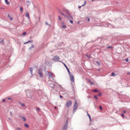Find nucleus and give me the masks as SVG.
I'll list each match as a JSON object with an SVG mask.
<instances>
[{
  "mask_svg": "<svg viewBox=\"0 0 130 130\" xmlns=\"http://www.w3.org/2000/svg\"><path fill=\"white\" fill-rule=\"evenodd\" d=\"M70 76V79L71 80V82H73V83L74 82V77L73 75L72 74H71L70 73V74H69Z\"/></svg>",
  "mask_w": 130,
  "mask_h": 130,
  "instance_id": "obj_7",
  "label": "nucleus"
},
{
  "mask_svg": "<svg viewBox=\"0 0 130 130\" xmlns=\"http://www.w3.org/2000/svg\"><path fill=\"white\" fill-rule=\"evenodd\" d=\"M102 93H101L100 91H99V94H98V95L99 96H101L102 95Z\"/></svg>",
  "mask_w": 130,
  "mask_h": 130,
  "instance_id": "obj_33",
  "label": "nucleus"
},
{
  "mask_svg": "<svg viewBox=\"0 0 130 130\" xmlns=\"http://www.w3.org/2000/svg\"><path fill=\"white\" fill-rule=\"evenodd\" d=\"M57 108V107H54V108H55V109H56V108Z\"/></svg>",
  "mask_w": 130,
  "mask_h": 130,
  "instance_id": "obj_55",
  "label": "nucleus"
},
{
  "mask_svg": "<svg viewBox=\"0 0 130 130\" xmlns=\"http://www.w3.org/2000/svg\"><path fill=\"white\" fill-rule=\"evenodd\" d=\"M59 13L61 14L62 15H63L64 17L67 18H68V17H67L61 11H59Z\"/></svg>",
  "mask_w": 130,
  "mask_h": 130,
  "instance_id": "obj_13",
  "label": "nucleus"
},
{
  "mask_svg": "<svg viewBox=\"0 0 130 130\" xmlns=\"http://www.w3.org/2000/svg\"><path fill=\"white\" fill-rule=\"evenodd\" d=\"M22 119H23L24 121H26V119L24 117H23Z\"/></svg>",
  "mask_w": 130,
  "mask_h": 130,
  "instance_id": "obj_30",
  "label": "nucleus"
},
{
  "mask_svg": "<svg viewBox=\"0 0 130 130\" xmlns=\"http://www.w3.org/2000/svg\"><path fill=\"white\" fill-rule=\"evenodd\" d=\"M1 42H2L3 43L4 42V40L3 39L1 40Z\"/></svg>",
  "mask_w": 130,
  "mask_h": 130,
  "instance_id": "obj_52",
  "label": "nucleus"
},
{
  "mask_svg": "<svg viewBox=\"0 0 130 130\" xmlns=\"http://www.w3.org/2000/svg\"><path fill=\"white\" fill-rule=\"evenodd\" d=\"M92 91L94 92H98V90L97 89H95L94 90H92Z\"/></svg>",
  "mask_w": 130,
  "mask_h": 130,
  "instance_id": "obj_18",
  "label": "nucleus"
},
{
  "mask_svg": "<svg viewBox=\"0 0 130 130\" xmlns=\"http://www.w3.org/2000/svg\"><path fill=\"white\" fill-rule=\"evenodd\" d=\"M66 17H68V18H67L68 19H71V18H70V16H69V15H68V16H66Z\"/></svg>",
  "mask_w": 130,
  "mask_h": 130,
  "instance_id": "obj_41",
  "label": "nucleus"
},
{
  "mask_svg": "<svg viewBox=\"0 0 130 130\" xmlns=\"http://www.w3.org/2000/svg\"><path fill=\"white\" fill-rule=\"evenodd\" d=\"M68 120H67L66 122V123L63 127L62 130H67L68 126Z\"/></svg>",
  "mask_w": 130,
  "mask_h": 130,
  "instance_id": "obj_4",
  "label": "nucleus"
},
{
  "mask_svg": "<svg viewBox=\"0 0 130 130\" xmlns=\"http://www.w3.org/2000/svg\"><path fill=\"white\" fill-rule=\"evenodd\" d=\"M7 16L10 20L12 21V20L13 18L9 14H8L7 15Z\"/></svg>",
  "mask_w": 130,
  "mask_h": 130,
  "instance_id": "obj_14",
  "label": "nucleus"
},
{
  "mask_svg": "<svg viewBox=\"0 0 130 130\" xmlns=\"http://www.w3.org/2000/svg\"><path fill=\"white\" fill-rule=\"evenodd\" d=\"M50 82H52L51 81H48V84L50 87H51L52 89L55 88L54 84L52 83H50Z\"/></svg>",
  "mask_w": 130,
  "mask_h": 130,
  "instance_id": "obj_3",
  "label": "nucleus"
},
{
  "mask_svg": "<svg viewBox=\"0 0 130 130\" xmlns=\"http://www.w3.org/2000/svg\"><path fill=\"white\" fill-rule=\"evenodd\" d=\"M86 4V1H85V2L84 3V4L85 5Z\"/></svg>",
  "mask_w": 130,
  "mask_h": 130,
  "instance_id": "obj_54",
  "label": "nucleus"
},
{
  "mask_svg": "<svg viewBox=\"0 0 130 130\" xmlns=\"http://www.w3.org/2000/svg\"><path fill=\"white\" fill-rule=\"evenodd\" d=\"M26 34V33L25 32H24L22 33V35H25Z\"/></svg>",
  "mask_w": 130,
  "mask_h": 130,
  "instance_id": "obj_43",
  "label": "nucleus"
},
{
  "mask_svg": "<svg viewBox=\"0 0 130 130\" xmlns=\"http://www.w3.org/2000/svg\"><path fill=\"white\" fill-rule=\"evenodd\" d=\"M24 126L25 127L27 128H28L29 127L27 123L24 124Z\"/></svg>",
  "mask_w": 130,
  "mask_h": 130,
  "instance_id": "obj_20",
  "label": "nucleus"
},
{
  "mask_svg": "<svg viewBox=\"0 0 130 130\" xmlns=\"http://www.w3.org/2000/svg\"><path fill=\"white\" fill-rule=\"evenodd\" d=\"M42 70L41 69H39L38 71V73L39 74V76L40 77H42L43 75L42 74Z\"/></svg>",
  "mask_w": 130,
  "mask_h": 130,
  "instance_id": "obj_5",
  "label": "nucleus"
},
{
  "mask_svg": "<svg viewBox=\"0 0 130 130\" xmlns=\"http://www.w3.org/2000/svg\"><path fill=\"white\" fill-rule=\"evenodd\" d=\"M115 76V74L114 73L112 72L111 73V76Z\"/></svg>",
  "mask_w": 130,
  "mask_h": 130,
  "instance_id": "obj_25",
  "label": "nucleus"
},
{
  "mask_svg": "<svg viewBox=\"0 0 130 130\" xmlns=\"http://www.w3.org/2000/svg\"><path fill=\"white\" fill-rule=\"evenodd\" d=\"M107 48L108 49L109 48H113V47L111 46H108L107 47Z\"/></svg>",
  "mask_w": 130,
  "mask_h": 130,
  "instance_id": "obj_28",
  "label": "nucleus"
},
{
  "mask_svg": "<svg viewBox=\"0 0 130 130\" xmlns=\"http://www.w3.org/2000/svg\"><path fill=\"white\" fill-rule=\"evenodd\" d=\"M9 112H10V115L11 116H12V112L11 111H10Z\"/></svg>",
  "mask_w": 130,
  "mask_h": 130,
  "instance_id": "obj_44",
  "label": "nucleus"
},
{
  "mask_svg": "<svg viewBox=\"0 0 130 130\" xmlns=\"http://www.w3.org/2000/svg\"><path fill=\"white\" fill-rule=\"evenodd\" d=\"M34 47V46L32 44L31 45V47H30L29 48V50H31V48H33V47Z\"/></svg>",
  "mask_w": 130,
  "mask_h": 130,
  "instance_id": "obj_24",
  "label": "nucleus"
},
{
  "mask_svg": "<svg viewBox=\"0 0 130 130\" xmlns=\"http://www.w3.org/2000/svg\"><path fill=\"white\" fill-rule=\"evenodd\" d=\"M33 41L32 40H29L28 41V43H31Z\"/></svg>",
  "mask_w": 130,
  "mask_h": 130,
  "instance_id": "obj_31",
  "label": "nucleus"
},
{
  "mask_svg": "<svg viewBox=\"0 0 130 130\" xmlns=\"http://www.w3.org/2000/svg\"><path fill=\"white\" fill-rule=\"evenodd\" d=\"M62 27L63 28H65L66 27V26L65 25L64 22H61Z\"/></svg>",
  "mask_w": 130,
  "mask_h": 130,
  "instance_id": "obj_11",
  "label": "nucleus"
},
{
  "mask_svg": "<svg viewBox=\"0 0 130 130\" xmlns=\"http://www.w3.org/2000/svg\"><path fill=\"white\" fill-rule=\"evenodd\" d=\"M87 115L89 117V118L90 121H91V116L89 115V114L88 113V112L87 113Z\"/></svg>",
  "mask_w": 130,
  "mask_h": 130,
  "instance_id": "obj_19",
  "label": "nucleus"
},
{
  "mask_svg": "<svg viewBox=\"0 0 130 130\" xmlns=\"http://www.w3.org/2000/svg\"><path fill=\"white\" fill-rule=\"evenodd\" d=\"M72 104V102L71 101L69 100L66 102V106L67 108H69L70 106H71Z\"/></svg>",
  "mask_w": 130,
  "mask_h": 130,
  "instance_id": "obj_2",
  "label": "nucleus"
},
{
  "mask_svg": "<svg viewBox=\"0 0 130 130\" xmlns=\"http://www.w3.org/2000/svg\"><path fill=\"white\" fill-rule=\"evenodd\" d=\"M79 22H78V24H79Z\"/></svg>",
  "mask_w": 130,
  "mask_h": 130,
  "instance_id": "obj_58",
  "label": "nucleus"
},
{
  "mask_svg": "<svg viewBox=\"0 0 130 130\" xmlns=\"http://www.w3.org/2000/svg\"><path fill=\"white\" fill-rule=\"evenodd\" d=\"M128 59L127 58L125 59L126 61L127 62L128 61Z\"/></svg>",
  "mask_w": 130,
  "mask_h": 130,
  "instance_id": "obj_46",
  "label": "nucleus"
},
{
  "mask_svg": "<svg viewBox=\"0 0 130 130\" xmlns=\"http://www.w3.org/2000/svg\"><path fill=\"white\" fill-rule=\"evenodd\" d=\"M5 3L7 5H8L9 4V2L8 0H5Z\"/></svg>",
  "mask_w": 130,
  "mask_h": 130,
  "instance_id": "obj_17",
  "label": "nucleus"
},
{
  "mask_svg": "<svg viewBox=\"0 0 130 130\" xmlns=\"http://www.w3.org/2000/svg\"><path fill=\"white\" fill-rule=\"evenodd\" d=\"M123 112L124 113H125L126 112V111L125 110H124L123 111Z\"/></svg>",
  "mask_w": 130,
  "mask_h": 130,
  "instance_id": "obj_48",
  "label": "nucleus"
},
{
  "mask_svg": "<svg viewBox=\"0 0 130 130\" xmlns=\"http://www.w3.org/2000/svg\"><path fill=\"white\" fill-rule=\"evenodd\" d=\"M74 104L73 106V111L74 113L76 111V109H77L78 106V104L77 103V101L75 100L74 101Z\"/></svg>",
  "mask_w": 130,
  "mask_h": 130,
  "instance_id": "obj_1",
  "label": "nucleus"
},
{
  "mask_svg": "<svg viewBox=\"0 0 130 130\" xmlns=\"http://www.w3.org/2000/svg\"><path fill=\"white\" fill-rule=\"evenodd\" d=\"M86 56L87 58H90V55L88 54H87L86 55Z\"/></svg>",
  "mask_w": 130,
  "mask_h": 130,
  "instance_id": "obj_34",
  "label": "nucleus"
},
{
  "mask_svg": "<svg viewBox=\"0 0 130 130\" xmlns=\"http://www.w3.org/2000/svg\"><path fill=\"white\" fill-rule=\"evenodd\" d=\"M88 98H90V97H89V96H88Z\"/></svg>",
  "mask_w": 130,
  "mask_h": 130,
  "instance_id": "obj_59",
  "label": "nucleus"
},
{
  "mask_svg": "<svg viewBox=\"0 0 130 130\" xmlns=\"http://www.w3.org/2000/svg\"><path fill=\"white\" fill-rule=\"evenodd\" d=\"M96 63L99 66H100L101 65L100 62L98 61H96Z\"/></svg>",
  "mask_w": 130,
  "mask_h": 130,
  "instance_id": "obj_23",
  "label": "nucleus"
},
{
  "mask_svg": "<svg viewBox=\"0 0 130 130\" xmlns=\"http://www.w3.org/2000/svg\"><path fill=\"white\" fill-rule=\"evenodd\" d=\"M48 75L49 76L48 77L49 78H51L53 79L54 78L52 73L48 72Z\"/></svg>",
  "mask_w": 130,
  "mask_h": 130,
  "instance_id": "obj_9",
  "label": "nucleus"
},
{
  "mask_svg": "<svg viewBox=\"0 0 130 130\" xmlns=\"http://www.w3.org/2000/svg\"><path fill=\"white\" fill-rule=\"evenodd\" d=\"M63 65L64 66L66 67V69H67L69 74H70V71L69 69L68 68V67H67V66L64 63H63Z\"/></svg>",
  "mask_w": 130,
  "mask_h": 130,
  "instance_id": "obj_8",
  "label": "nucleus"
},
{
  "mask_svg": "<svg viewBox=\"0 0 130 130\" xmlns=\"http://www.w3.org/2000/svg\"><path fill=\"white\" fill-rule=\"evenodd\" d=\"M25 16L26 17H29V15L28 13H27L25 14Z\"/></svg>",
  "mask_w": 130,
  "mask_h": 130,
  "instance_id": "obj_26",
  "label": "nucleus"
},
{
  "mask_svg": "<svg viewBox=\"0 0 130 130\" xmlns=\"http://www.w3.org/2000/svg\"><path fill=\"white\" fill-rule=\"evenodd\" d=\"M99 108L101 110H103V109L102 108V107L101 106H99Z\"/></svg>",
  "mask_w": 130,
  "mask_h": 130,
  "instance_id": "obj_27",
  "label": "nucleus"
},
{
  "mask_svg": "<svg viewBox=\"0 0 130 130\" xmlns=\"http://www.w3.org/2000/svg\"><path fill=\"white\" fill-rule=\"evenodd\" d=\"M70 23L72 24L73 23V22L72 20H70Z\"/></svg>",
  "mask_w": 130,
  "mask_h": 130,
  "instance_id": "obj_38",
  "label": "nucleus"
},
{
  "mask_svg": "<svg viewBox=\"0 0 130 130\" xmlns=\"http://www.w3.org/2000/svg\"><path fill=\"white\" fill-rule=\"evenodd\" d=\"M87 81L91 85H93L94 84V83L93 82L91 81V80L89 79H88L87 80Z\"/></svg>",
  "mask_w": 130,
  "mask_h": 130,
  "instance_id": "obj_12",
  "label": "nucleus"
},
{
  "mask_svg": "<svg viewBox=\"0 0 130 130\" xmlns=\"http://www.w3.org/2000/svg\"><path fill=\"white\" fill-rule=\"evenodd\" d=\"M121 116L123 118H124V115L123 114L121 113Z\"/></svg>",
  "mask_w": 130,
  "mask_h": 130,
  "instance_id": "obj_29",
  "label": "nucleus"
},
{
  "mask_svg": "<svg viewBox=\"0 0 130 130\" xmlns=\"http://www.w3.org/2000/svg\"><path fill=\"white\" fill-rule=\"evenodd\" d=\"M30 38H31V37H30Z\"/></svg>",
  "mask_w": 130,
  "mask_h": 130,
  "instance_id": "obj_61",
  "label": "nucleus"
},
{
  "mask_svg": "<svg viewBox=\"0 0 130 130\" xmlns=\"http://www.w3.org/2000/svg\"><path fill=\"white\" fill-rule=\"evenodd\" d=\"M29 70H30L31 74V76H32V72L33 70V68L32 67H31V68H30L29 69Z\"/></svg>",
  "mask_w": 130,
  "mask_h": 130,
  "instance_id": "obj_10",
  "label": "nucleus"
},
{
  "mask_svg": "<svg viewBox=\"0 0 130 130\" xmlns=\"http://www.w3.org/2000/svg\"><path fill=\"white\" fill-rule=\"evenodd\" d=\"M28 43V41L27 42H24L23 44H26Z\"/></svg>",
  "mask_w": 130,
  "mask_h": 130,
  "instance_id": "obj_45",
  "label": "nucleus"
},
{
  "mask_svg": "<svg viewBox=\"0 0 130 130\" xmlns=\"http://www.w3.org/2000/svg\"><path fill=\"white\" fill-rule=\"evenodd\" d=\"M45 24L46 25H48V23L47 22H45Z\"/></svg>",
  "mask_w": 130,
  "mask_h": 130,
  "instance_id": "obj_40",
  "label": "nucleus"
},
{
  "mask_svg": "<svg viewBox=\"0 0 130 130\" xmlns=\"http://www.w3.org/2000/svg\"><path fill=\"white\" fill-rule=\"evenodd\" d=\"M90 20V19L89 18H88L87 19V21H89Z\"/></svg>",
  "mask_w": 130,
  "mask_h": 130,
  "instance_id": "obj_51",
  "label": "nucleus"
},
{
  "mask_svg": "<svg viewBox=\"0 0 130 130\" xmlns=\"http://www.w3.org/2000/svg\"><path fill=\"white\" fill-rule=\"evenodd\" d=\"M58 18L59 19V20H61V18L60 17V15L58 16Z\"/></svg>",
  "mask_w": 130,
  "mask_h": 130,
  "instance_id": "obj_35",
  "label": "nucleus"
},
{
  "mask_svg": "<svg viewBox=\"0 0 130 130\" xmlns=\"http://www.w3.org/2000/svg\"><path fill=\"white\" fill-rule=\"evenodd\" d=\"M59 59V57L57 56H55L53 58V60L56 62L58 61Z\"/></svg>",
  "mask_w": 130,
  "mask_h": 130,
  "instance_id": "obj_6",
  "label": "nucleus"
},
{
  "mask_svg": "<svg viewBox=\"0 0 130 130\" xmlns=\"http://www.w3.org/2000/svg\"><path fill=\"white\" fill-rule=\"evenodd\" d=\"M67 14H68V15L70 17L71 19H73V18L72 17L71 15L68 12V11H67Z\"/></svg>",
  "mask_w": 130,
  "mask_h": 130,
  "instance_id": "obj_16",
  "label": "nucleus"
},
{
  "mask_svg": "<svg viewBox=\"0 0 130 130\" xmlns=\"http://www.w3.org/2000/svg\"><path fill=\"white\" fill-rule=\"evenodd\" d=\"M30 4V2L29 1H27L26 2V5L27 7H28Z\"/></svg>",
  "mask_w": 130,
  "mask_h": 130,
  "instance_id": "obj_15",
  "label": "nucleus"
},
{
  "mask_svg": "<svg viewBox=\"0 0 130 130\" xmlns=\"http://www.w3.org/2000/svg\"><path fill=\"white\" fill-rule=\"evenodd\" d=\"M20 104L22 106L24 107L25 106V105L24 103H22L21 102H20Z\"/></svg>",
  "mask_w": 130,
  "mask_h": 130,
  "instance_id": "obj_22",
  "label": "nucleus"
},
{
  "mask_svg": "<svg viewBox=\"0 0 130 130\" xmlns=\"http://www.w3.org/2000/svg\"><path fill=\"white\" fill-rule=\"evenodd\" d=\"M36 109L38 111H40V109L39 108L37 107Z\"/></svg>",
  "mask_w": 130,
  "mask_h": 130,
  "instance_id": "obj_39",
  "label": "nucleus"
},
{
  "mask_svg": "<svg viewBox=\"0 0 130 130\" xmlns=\"http://www.w3.org/2000/svg\"><path fill=\"white\" fill-rule=\"evenodd\" d=\"M3 102H5V100L4 99H3Z\"/></svg>",
  "mask_w": 130,
  "mask_h": 130,
  "instance_id": "obj_49",
  "label": "nucleus"
},
{
  "mask_svg": "<svg viewBox=\"0 0 130 130\" xmlns=\"http://www.w3.org/2000/svg\"><path fill=\"white\" fill-rule=\"evenodd\" d=\"M8 100H10L11 99V98H8Z\"/></svg>",
  "mask_w": 130,
  "mask_h": 130,
  "instance_id": "obj_53",
  "label": "nucleus"
},
{
  "mask_svg": "<svg viewBox=\"0 0 130 130\" xmlns=\"http://www.w3.org/2000/svg\"><path fill=\"white\" fill-rule=\"evenodd\" d=\"M9 120L10 121H11L12 120L9 118H8V119L7 120Z\"/></svg>",
  "mask_w": 130,
  "mask_h": 130,
  "instance_id": "obj_36",
  "label": "nucleus"
},
{
  "mask_svg": "<svg viewBox=\"0 0 130 130\" xmlns=\"http://www.w3.org/2000/svg\"><path fill=\"white\" fill-rule=\"evenodd\" d=\"M16 129L17 130H21V128H19V127L17 128Z\"/></svg>",
  "mask_w": 130,
  "mask_h": 130,
  "instance_id": "obj_42",
  "label": "nucleus"
},
{
  "mask_svg": "<svg viewBox=\"0 0 130 130\" xmlns=\"http://www.w3.org/2000/svg\"><path fill=\"white\" fill-rule=\"evenodd\" d=\"M60 98H62V99L63 98V96H62L61 95H60Z\"/></svg>",
  "mask_w": 130,
  "mask_h": 130,
  "instance_id": "obj_47",
  "label": "nucleus"
},
{
  "mask_svg": "<svg viewBox=\"0 0 130 130\" xmlns=\"http://www.w3.org/2000/svg\"><path fill=\"white\" fill-rule=\"evenodd\" d=\"M85 5L84 4H83V5H82V6H83Z\"/></svg>",
  "mask_w": 130,
  "mask_h": 130,
  "instance_id": "obj_56",
  "label": "nucleus"
},
{
  "mask_svg": "<svg viewBox=\"0 0 130 130\" xmlns=\"http://www.w3.org/2000/svg\"><path fill=\"white\" fill-rule=\"evenodd\" d=\"M92 1H94V0H91Z\"/></svg>",
  "mask_w": 130,
  "mask_h": 130,
  "instance_id": "obj_57",
  "label": "nucleus"
},
{
  "mask_svg": "<svg viewBox=\"0 0 130 130\" xmlns=\"http://www.w3.org/2000/svg\"><path fill=\"white\" fill-rule=\"evenodd\" d=\"M20 10L21 12H22L23 11V8L22 7H21L20 8Z\"/></svg>",
  "mask_w": 130,
  "mask_h": 130,
  "instance_id": "obj_21",
  "label": "nucleus"
},
{
  "mask_svg": "<svg viewBox=\"0 0 130 130\" xmlns=\"http://www.w3.org/2000/svg\"><path fill=\"white\" fill-rule=\"evenodd\" d=\"M128 74H130V73H128Z\"/></svg>",
  "mask_w": 130,
  "mask_h": 130,
  "instance_id": "obj_60",
  "label": "nucleus"
},
{
  "mask_svg": "<svg viewBox=\"0 0 130 130\" xmlns=\"http://www.w3.org/2000/svg\"><path fill=\"white\" fill-rule=\"evenodd\" d=\"M94 98H95L97 100H98V98L96 95H94Z\"/></svg>",
  "mask_w": 130,
  "mask_h": 130,
  "instance_id": "obj_32",
  "label": "nucleus"
},
{
  "mask_svg": "<svg viewBox=\"0 0 130 130\" xmlns=\"http://www.w3.org/2000/svg\"><path fill=\"white\" fill-rule=\"evenodd\" d=\"M23 117V116H22L21 115H19V117L20 118H21L22 119V118Z\"/></svg>",
  "mask_w": 130,
  "mask_h": 130,
  "instance_id": "obj_37",
  "label": "nucleus"
},
{
  "mask_svg": "<svg viewBox=\"0 0 130 130\" xmlns=\"http://www.w3.org/2000/svg\"><path fill=\"white\" fill-rule=\"evenodd\" d=\"M81 6H78V8H79V9H80L81 8Z\"/></svg>",
  "mask_w": 130,
  "mask_h": 130,
  "instance_id": "obj_50",
  "label": "nucleus"
}]
</instances>
